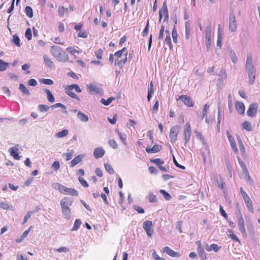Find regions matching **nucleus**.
Listing matches in <instances>:
<instances>
[{"instance_id": "f257e3e1", "label": "nucleus", "mask_w": 260, "mask_h": 260, "mask_svg": "<svg viewBox=\"0 0 260 260\" xmlns=\"http://www.w3.org/2000/svg\"><path fill=\"white\" fill-rule=\"evenodd\" d=\"M245 70L248 75L249 83L250 84H253L255 79L256 69L252 63V57L250 54L247 56Z\"/></svg>"}, {"instance_id": "f03ea898", "label": "nucleus", "mask_w": 260, "mask_h": 260, "mask_svg": "<svg viewBox=\"0 0 260 260\" xmlns=\"http://www.w3.org/2000/svg\"><path fill=\"white\" fill-rule=\"evenodd\" d=\"M73 89H74L77 93H80L82 91L81 88L78 84H73L67 86L64 88V91L70 97L73 99H75L78 101H80V99L79 97L76 93L72 91Z\"/></svg>"}, {"instance_id": "7ed1b4c3", "label": "nucleus", "mask_w": 260, "mask_h": 260, "mask_svg": "<svg viewBox=\"0 0 260 260\" xmlns=\"http://www.w3.org/2000/svg\"><path fill=\"white\" fill-rule=\"evenodd\" d=\"M236 216L239 230L244 236H246L247 234L245 227L244 220L243 215L239 209L238 210L236 213Z\"/></svg>"}, {"instance_id": "20e7f679", "label": "nucleus", "mask_w": 260, "mask_h": 260, "mask_svg": "<svg viewBox=\"0 0 260 260\" xmlns=\"http://www.w3.org/2000/svg\"><path fill=\"white\" fill-rule=\"evenodd\" d=\"M181 127L179 125H174L170 129L169 138L172 143H175L177 140V136L180 132Z\"/></svg>"}, {"instance_id": "39448f33", "label": "nucleus", "mask_w": 260, "mask_h": 260, "mask_svg": "<svg viewBox=\"0 0 260 260\" xmlns=\"http://www.w3.org/2000/svg\"><path fill=\"white\" fill-rule=\"evenodd\" d=\"M152 222L151 220H146L143 222V228L145 231L147 236L151 237L153 234V230L152 229Z\"/></svg>"}, {"instance_id": "423d86ee", "label": "nucleus", "mask_w": 260, "mask_h": 260, "mask_svg": "<svg viewBox=\"0 0 260 260\" xmlns=\"http://www.w3.org/2000/svg\"><path fill=\"white\" fill-rule=\"evenodd\" d=\"M191 131L190 124L189 122H186L185 128L184 129L183 135L184 137L185 144L187 143L190 140Z\"/></svg>"}, {"instance_id": "0eeeda50", "label": "nucleus", "mask_w": 260, "mask_h": 260, "mask_svg": "<svg viewBox=\"0 0 260 260\" xmlns=\"http://www.w3.org/2000/svg\"><path fill=\"white\" fill-rule=\"evenodd\" d=\"M87 87L91 94H102L103 93L102 89L94 84H90Z\"/></svg>"}, {"instance_id": "6e6552de", "label": "nucleus", "mask_w": 260, "mask_h": 260, "mask_svg": "<svg viewBox=\"0 0 260 260\" xmlns=\"http://www.w3.org/2000/svg\"><path fill=\"white\" fill-rule=\"evenodd\" d=\"M73 202V200L72 199L69 197H64L61 201L60 203V205L61 208V209L64 208L70 209V206H71Z\"/></svg>"}, {"instance_id": "1a4fd4ad", "label": "nucleus", "mask_w": 260, "mask_h": 260, "mask_svg": "<svg viewBox=\"0 0 260 260\" xmlns=\"http://www.w3.org/2000/svg\"><path fill=\"white\" fill-rule=\"evenodd\" d=\"M237 29V23L236 18L234 14H230L229 17V30L231 32H235Z\"/></svg>"}, {"instance_id": "9d476101", "label": "nucleus", "mask_w": 260, "mask_h": 260, "mask_svg": "<svg viewBox=\"0 0 260 260\" xmlns=\"http://www.w3.org/2000/svg\"><path fill=\"white\" fill-rule=\"evenodd\" d=\"M178 100H181L187 107H193V103L191 98L186 95H182L179 96Z\"/></svg>"}, {"instance_id": "9b49d317", "label": "nucleus", "mask_w": 260, "mask_h": 260, "mask_svg": "<svg viewBox=\"0 0 260 260\" xmlns=\"http://www.w3.org/2000/svg\"><path fill=\"white\" fill-rule=\"evenodd\" d=\"M257 107L255 103L250 104L247 112V115L252 117L255 116L257 113Z\"/></svg>"}, {"instance_id": "f8f14e48", "label": "nucleus", "mask_w": 260, "mask_h": 260, "mask_svg": "<svg viewBox=\"0 0 260 260\" xmlns=\"http://www.w3.org/2000/svg\"><path fill=\"white\" fill-rule=\"evenodd\" d=\"M61 193L64 194H70L73 196H78V191L72 188H68L65 186H63Z\"/></svg>"}, {"instance_id": "ddd939ff", "label": "nucleus", "mask_w": 260, "mask_h": 260, "mask_svg": "<svg viewBox=\"0 0 260 260\" xmlns=\"http://www.w3.org/2000/svg\"><path fill=\"white\" fill-rule=\"evenodd\" d=\"M105 153V150L102 147H99L94 149L93 156L96 159H99L102 157Z\"/></svg>"}, {"instance_id": "4468645a", "label": "nucleus", "mask_w": 260, "mask_h": 260, "mask_svg": "<svg viewBox=\"0 0 260 260\" xmlns=\"http://www.w3.org/2000/svg\"><path fill=\"white\" fill-rule=\"evenodd\" d=\"M55 58L57 59L59 61L66 62L69 60V57L68 54L64 51L62 50L59 53Z\"/></svg>"}, {"instance_id": "2eb2a0df", "label": "nucleus", "mask_w": 260, "mask_h": 260, "mask_svg": "<svg viewBox=\"0 0 260 260\" xmlns=\"http://www.w3.org/2000/svg\"><path fill=\"white\" fill-rule=\"evenodd\" d=\"M162 251L166 253L167 254L173 257L180 256V254L178 252L174 251L168 246L164 247Z\"/></svg>"}, {"instance_id": "dca6fc26", "label": "nucleus", "mask_w": 260, "mask_h": 260, "mask_svg": "<svg viewBox=\"0 0 260 260\" xmlns=\"http://www.w3.org/2000/svg\"><path fill=\"white\" fill-rule=\"evenodd\" d=\"M235 108L236 111L240 114H243L245 112V106L242 102H237L235 103Z\"/></svg>"}, {"instance_id": "f3484780", "label": "nucleus", "mask_w": 260, "mask_h": 260, "mask_svg": "<svg viewBox=\"0 0 260 260\" xmlns=\"http://www.w3.org/2000/svg\"><path fill=\"white\" fill-rule=\"evenodd\" d=\"M244 202L245 203V205L248 210V211L250 212L253 213L254 212V209L253 207L252 202L250 199L249 197H248L247 198H244L243 199Z\"/></svg>"}, {"instance_id": "a211bd4d", "label": "nucleus", "mask_w": 260, "mask_h": 260, "mask_svg": "<svg viewBox=\"0 0 260 260\" xmlns=\"http://www.w3.org/2000/svg\"><path fill=\"white\" fill-rule=\"evenodd\" d=\"M10 155L13 157V158L16 160H20L21 156L19 155L18 153V149L16 147H13L9 149Z\"/></svg>"}, {"instance_id": "6ab92c4d", "label": "nucleus", "mask_w": 260, "mask_h": 260, "mask_svg": "<svg viewBox=\"0 0 260 260\" xmlns=\"http://www.w3.org/2000/svg\"><path fill=\"white\" fill-rule=\"evenodd\" d=\"M162 148V146L160 145L155 144L152 148L147 147L146 151L148 153H154L159 152Z\"/></svg>"}, {"instance_id": "aec40b11", "label": "nucleus", "mask_w": 260, "mask_h": 260, "mask_svg": "<svg viewBox=\"0 0 260 260\" xmlns=\"http://www.w3.org/2000/svg\"><path fill=\"white\" fill-rule=\"evenodd\" d=\"M127 52H125L124 54V57L120 59L119 60L118 59H116L115 60V65L118 66L119 68H121L123 67L126 61H127Z\"/></svg>"}, {"instance_id": "412c9836", "label": "nucleus", "mask_w": 260, "mask_h": 260, "mask_svg": "<svg viewBox=\"0 0 260 260\" xmlns=\"http://www.w3.org/2000/svg\"><path fill=\"white\" fill-rule=\"evenodd\" d=\"M115 132L117 134L118 136L119 137L120 140L121 141L122 143L125 145L127 146V143L126 142V135L122 133V132H119L118 129L115 130Z\"/></svg>"}, {"instance_id": "4be33fe9", "label": "nucleus", "mask_w": 260, "mask_h": 260, "mask_svg": "<svg viewBox=\"0 0 260 260\" xmlns=\"http://www.w3.org/2000/svg\"><path fill=\"white\" fill-rule=\"evenodd\" d=\"M61 48L57 46H51L50 48V52L51 54L55 57L61 50Z\"/></svg>"}, {"instance_id": "5701e85b", "label": "nucleus", "mask_w": 260, "mask_h": 260, "mask_svg": "<svg viewBox=\"0 0 260 260\" xmlns=\"http://www.w3.org/2000/svg\"><path fill=\"white\" fill-rule=\"evenodd\" d=\"M190 21H186L185 23V39L186 40H188L190 37V34L191 31V28H190Z\"/></svg>"}, {"instance_id": "b1692460", "label": "nucleus", "mask_w": 260, "mask_h": 260, "mask_svg": "<svg viewBox=\"0 0 260 260\" xmlns=\"http://www.w3.org/2000/svg\"><path fill=\"white\" fill-rule=\"evenodd\" d=\"M77 117L82 122H86L89 120L88 116L81 111L78 112Z\"/></svg>"}, {"instance_id": "393cba45", "label": "nucleus", "mask_w": 260, "mask_h": 260, "mask_svg": "<svg viewBox=\"0 0 260 260\" xmlns=\"http://www.w3.org/2000/svg\"><path fill=\"white\" fill-rule=\"evenodd\" d=\"M83 156L81 155H79L76 156L71 162H70V167H73L75 165L79 164L82 160Z\"/></svg>"}, {"instance_id": "a878e982", "label": "nucleus", "mask_w": 260, "mask_h": 260, "mask_svg": "<svg viewBox=\"0 0 260 260\" xmlns=\"http://www.w3.org/2000/svg\"><path fill=\"white\" fill-rule=\"evenodd\" d=\"M197 252L201 257L202 260H205L207 258L206 254L205 252L204 248L202 247H197Z\"/></svg>"}, {"instance_id": "bb28decb", "label": "nucleus", "mask_w": 260, "mask_h": 260, "mask_svg": "<svg viewBox=\"0 0 260 260\" xmlns=\"http://www.w3.org/2000/svg\"><path fill=\"white\" fill-rule=\"evenodd\" d=\"M43 91L47 94V98L48 101L50 103L54 102L55 99L51 92L49 90L47 89H43Z\"/></svg>"}, {"instance_id": "cd10ccee", "label": "nucleus", "mask_w": 260, "mask_h": 260, "mask_svg": "<svg viewBox=\"0 0 260 260\" xmlns=\"http://www.w3.org/2000/svg\"><path fill=\"white\" fill-rule=\"evenodd\" d=\"M31 227L32 226H31L27 230L24 231L22 233V234L20 236V238L17 239L16 240L17 243L21 242L24 239V238H25L27 237V236L28 235V234H29V233L30 232V231L31 230Z\"/></svg>"}, {"instance_id": "c85d7f7f", "label": "nucleus", "mask_w": 260, "mask_h": 260, "mask_svg": "<svg viewBox=\"0 0 260 260\" xmlns=\"http://www.w3.org/2000/svg\"><path fill=\"white\" fill-rule=\"evenodd\" d=\"M166 34H167V36L165 39V42L167 45L169 46L170 49H172L173 47V45L171 42V37L170 36V32L168 30H166Z\"/></svg>"}, {"instance_id": "c756f323", "label": "nucleus", "mask_w": 260, "mask_h": 260, "mask_svg": "<svg viewBox=\"0 0 260 260\" xmlns=\"http://www.w3.org/2000/svg\"><path fill=\"white\" fill-rule=\"evenodd\" d=\"M19 89L21 91L23 94L29 95L30 94V92L28 90V89L25 86V85L21 83L19 85Z\"/></svg>"}, {"instance_id": "7c9ffc66", "label": "nucleus", "mask_w": 260, "mask_h": 260, "mask_svg": "<svg viewBox=\"0 0 260 260\" xmlns=\"http://www.w3.org/2000/svg\"><path fill=\"white\" fill-rule=\"evenodd\" d=\"M61 210H62V213L63 214V217L66 219H70V218L71 217V212L70 209H67V208H64V209H61Z\"/></svg>"}, {"instance_id": "2f4dec72", "label": "nucleus", "mask_w": 260, "mask_h": 260, "mask_svg": "<svg viewBox=\"0 0 260 260\" xmlns=\"http://www.w3.org/2000/svg\"><path fill=\"white\" fill-rule=\"evenodd\" d=\"M222 31L218 27V32H217V46L221 47V41H222Z\"/></svg>"}, {"instance_id": "473e14b6", "label": "nucleus", "mask_w": 260, "mask_h": 260, "mask_svg": "<svg viewBox=\"0 0 260 260\" xmlns=\"http://www.w3.org/2000/svg\"><path fill=\"white\" fill-rule=\"evenodd\" d=\"M58 12L59 16L61 17H63L64 13H68L69 12V9L65 8L63 6L59 7Z\"/></svg>"}, {"instance_id": "72a5a7b5", "label": "nucleus", "mask_w": 260, "mask_h": 260, "mask_svg": "<svg viewBox=\"0 0 260 260\" xmlns=\"http://www.w3.org/2000/svg\"><path fill=\"white\" fill-rule=\"evenodd\" d=\"M44 63L48 67L51 68L54 66L53 61L49 58L47 55H44L43 56Z\"/></svg>"}, {"instance_id": "f704fd0d", "label": "nucleus", "mask_w": 260, "mask_h": 260, "mask_svg": "<svg viewBox=\"0 0 260 260\" xmlns=\"http://www.w3.org/2000/svg\"><path fill=\"white\" fill-rule=\"evenodd\" d=\"M211 36L206 35L205 36V43L207 47V49L209 51L211 48Z\"/></svg>"}, {"instance_id": "c9c22d12", "label": "nucleus", "mask_w": 260, "mask_h": 260, "mask_svg": "<svg viewBox=\"0 0 260 260\" xmlns=\"http://www.w3.org/2000/svg\"><path fill=\"white\" fill-rule=\"evenodd\" d=\"M82 223L81 220L79 219H76L73 227L72 228L71 231H77L80 228Z\"/></svg>"}, {"instance_id": "e433bc0d", "label": "nucleus", "mask_w": 260, "mask_h": 260, "mask_svg": "<svg viewBox=\"0 0 260 260\" xmlns=\"http://www.w3.org/2000/svg\"><path fill=\"white\" fill-rule=\"evenodd\" d=\"M115 99L114 97H110L107 100H105L104 99H102L101 100V102L105 106L109 105Z\"/></svg>"}, {"instance_id": "4c0bfd02", "label": "nucleus", "mask_w": 260, "mask_h": 260, "mask_svg": "<svg viewBox=\"0 0 260 260\" xmlns=\"http://www.w3.org/2000/svg\"><path fill=\"white\" fill-rule=\"evenodd\" d=\"M229 141L230 142L232 149L235 153H237L238 152V149L234 138H231V139L229 140Z\"/></svg>"}, {"instance_id": "58836bf2", "label": "nucleus", "mask_w": 260, "mask_h": 260, "mask_svg": "<svg viewBox=\"0 0 260 260\" xmlns=\"http://www.w3.org/2000/svg\"><path fill=\"white\" fill-rule=\"evenodd\" d=\"M159 192L163 196L164 199L167 201H170L172 199L171 196L164 189H160Z\"/></svg>"}, {"instance_id": "ea45409f", "label": "nucleus", "mask_w": 260, "mask_h": 260, "mask_svg": "<svg viewBox=\"0 0 260 260\" xmlns=\"http://www.w3.org/2000/svg\"><path fill=\"white\" fill-rule=\"evenodd\" d=\"M243 128L249 132H251L252 130V124L248 121H245L243 123Z\"/></svg>"}, {"instance_id": "a19ab883", "label": "nucleus", "mask_w": 260, "mask_h": 260, "mask_svg": "<svg viewBox=\"0 0 260 260\" xmlns=\"http://www.w3.org/2000/svg\"><path fill=\"white\" fill-rule=\"evenodd\" d=\"M50 107L46 105L41 104L38 106V109L40 112L43 113L47 111Z\"/></svg>"}, {"instance_id": "79ce46f5", "label": "nucleus", "mask_w": 260, "mask_h": 260, "mask_svg": "<svg viewBox=\"0 0 260 260\" xmlns=\"http://www.w3.org/2000/svg\"><path fill=\"white\" fill-rule=\"evenodd\" d=\"M105 170L110 174H113L114 173V170L112 167L111 165L109 163H106L104 164Z\"/></svg>"}, {"instance_id": "37998d69", "label": "nucleus", "mask_w": 260, "mask_h": 260, "mask_svg": "<svg viewBox=\"0 0 260 260\" xmlns=\"http://www.w3.org/2000/svg\"><path fill=\"white\" fill-rule=\"evenodd\" d=\"M69 134V131L68 129H63L62 130L56 134V136L57 138H62L66 136H67Z\"/></svg>"}, {"instance_id": "c03bdc74", "label": "nucleus", "mask_w": 260, "mask_h": 260, "mask_svg": "<svg viewBox=\"0 0 260 260\" xmlns=\"http://www.w3.org/2000/svg\"><path fill=\"white\" fill-rule=\"evenodd\" d=\"M25 13L27 16L31 18L33 16V11L32 8L29 6H26L25 8Z\"/></svg>"}, {"instance_id": "a18cd8bd", "label": "nucleus", "mask_w": 260, "mask_h": 260, "mask_svg": "<svg viewBox=\"0 0 260 260\" xmlns=\"http://www.w3.org/2000/svg\"><path fill=\"white\" fill-rule=\"evenodd\" d=\"M126 48L124 47L121 50H119L117 52H116L114 55L117 58V59H118L119 58L121 57V56H122V54L124 53H125V52H126Z\"/></svg>"}, {"instance_id": "49530a36", "label": "nucleus", "mask_w": 260, "mask_h": 260, "mask_svg": "<svg viewBox=\"0 0 260 260\" xmlns=\"http://www.w3.org/2000/svg\"><path fill=\"white\" fill-rule=\"evenodd\" d=\"M222 107L220 105V104L219 103L218 105V117H217V121H218L219 122H221V119H222Z\"/></svg>"}, {"instance_id": "de8ad7c7", "label": "nucleus", "mask_w": 260, "mask_h": 260, "mask_svg": "<svg viewBox=\"0 0 260 260\" xmlns=\"http://www.w3.org/2000/svg\"><path fill=\"white\" fill-rule=\"evenodd\" d=\"M172 37L173 38V42L176 43L177 41L178 34L175 27H174L172 30Z\"/></svg>"}, {"instance_id": "09e8293b", "label": "nucleus", "mask_w": 260, "mask_h": 260, "mask_svg": "<svg viewBox=\"0 0 260 260\" xmlns=\"http://www.w3.org/2000/svg\"><path fill=\"white\" fill-rule=\"evenodd\" d=\"M9 65V63L7 62H5L3 60V62L0 63V71L3 72L7 70L8 66Z\"/></svg>"}, {"instance_id": "8fccbe9b", "label": "nucleus", "mask_w": 260, "mask_h": 260, "mask_svg": "<svg viewBox=\"0 0 260 260\" xmlns=\"http://www.w3.org/2000/svg\"><path fill=\"white\" fill-rule=\"evenodd\" d=\"M161 10H162L163 15H164L165 16L166 15H169L168 7L166 2H164L163 3V5L162 6V8H161Z\"/></svg>"}, {"instance_id": "3c124183", "label": "nucleus", "mask_w": 260, "mask_h": 260, "mask_svg": "<svg viewBox=\"0 0 260 260\" xmlns=\"http://www.w3.org/2000/svg\"><path fill=\"white\" fill-rule=\"evenodd\" d=\"M148 200L150 203H155L157 201L156 196L152 193L150 192L149 193Z\"/></svg>"}, {"instance_id": "603ef678", "label": "nucleus", "mask_w": 260, "mask_h": 260, "mask_svg": "<svg viewBox=\"0 0 260 260\" xmlns=\"http://www.w3.org/2000/svg\"><path fill=\"white\" fill-rule=\"evenodd\" d=\"M40 82L45 85H53V81L50 79H42L40 80Z\"/></svg>"}, {"instance_id": "864d4df0", "label": "nucleus", "mask_w": 260, "mask_h": 260, "mask_svg": "<svg viewBox=\"0 0 260 260\" xmlns=\"http://www.w3.org/2000/svg\"><path fill=\"white\" fill-rule=\"evenodd\" d=\"M63 186L64 185H62L58 183H53L52 184V187H53V188H54L55 189L58 190L61 193L62 189L63 187Z\"/></svg>"}, {"instance_id": "5fc2aeb1", "label": "nucleus", "mask_w": 260, "mask_h": 260, "mask_svg": "<svg viewBox=\"0 0 260 260\" xmlns=\"http://www.w3.org/2000/svg\"><path fill=\"white\" fill-rule=\"evenodd\" d=\"M94 53L98 59H101L102 58L103 50L102 49H99V50L95 51Z\"/></svg>"}, {"instance_id": "6e6d98bb", "label": "nucleus", "mask_w": 260, "mask_h": 260, "mask_svg": "<svg viewBox=\"0 0 260 260\" xmlns=\"http://www.w3.org/2000/svg\"><path fill=\"white\" fill-rule=\"evenodd\" d=\"M210 105L206 104L204 105L202 112V119H203L207 115V111L209 109Z\"/></svg>"}, {"instance_id": "4d7b16f0", "label": "nucleus", "mask_w": 260, "mask_h": 260, "mask_svg": "<svg viewBox=\"0 0 260 260\" xmlns=\"http://www.w3.org/2000/svg\"><path fill=\"white\" fill-rule=\"evenodd\" d=\"M13 42L18 47L20 46V39L16 35L13 36Z\"/></svg>"}, {"instance_id": "13d9d810", "label": "nucleus", "mask_w": 260, "mask_h": 260, "mask_svg": "<svg viewBox=\"0 0 260 260\" xmlns=\"http://www.w3.org/2000/svg\"><path fill=\"white\" fill-rule=\"evenodd\" d=\"M67 51L70 53L72 55H74L76 53H79L80 51L76 50L73 47H69L67 48L66 49Z\"/></svg>"}, {"instance_id": "bf43d9fd", "label": "nucleus", "mask_w": 260, "mask_h": 260, "mask_svg": "<svg viewBox=\"0 0 260 260\" xmlns=\"http://www.w3.org/2000/svg\"><path fill=\"white\" fill-rule=\"evenodd\" d=\"M25 37L28 40H30L32 38V32L30 28H28L26 29L25 33Z\"/></svg>"}, {"instance_id": "052dcab7", "label": "nucleus", "mask_w": 260, "mask_h": 260, "mask_svg": "<svg viewBox=\"0 0 260 260\" xmlns=\"http://www.w3.org/2000/svg\"><path fill=\"white\" fill-rule=\"evenodd\" d=\"M79 181L80 182V183L82 184V185L84 187H88V184L86 182V180H84V179L81 177H79Z\"/></svg>"}, {"instance_id": "680f3d73", "label": "nucleus", "mask_w": 260, "mask_h": 260, "mask_svg": "<svg viewBox=\"0 0 260 260\" xmlns=\"http://www.w3.org/2000/svg\"><path fill=\"white\" fill-rule=\"evenodd\" d=\"M51 107L52 108H56L60 107L64 110H66L67 109V107L63 104H62L61 103H56V104L52 105L51 106Z\"/></svg>"}, {"instance_id": "e2e57ef3", "label": "nucleus", "mask_w": 260, "mask_h": 260, "mask_svg": "<svg viewBox=\"0 0 260 260\" xmlns=\"http://www.w3.org/2000/svg\"><path fill=\"white\" fill-rule=\"evenodd\" d=\"M133 208L139 213H144L145 212L144 210L138 205H134Z\"/></svg>"}, {"instance_id": "0e129e2a", "label": "nucleus", "mask_w": 260, "mask_h": 260, "mask_svg": "<svg viewBox=\"0 0 260 260\" xmlns=\"http://www.w3.org/2000/svg\"><path fill=\"white\" fill-rule=\"evenodd\" d=\"M32 213H33L32 212L29 211L27 213V214L24 217L22 224H24L25 223H26L28 219L30 218Z\"/></svg>"}, {"instance_id": "69168bd1", "label": "nucleus", "mask_w": 260, "mask_h": 260, "mask_svg": "<svg viewBox=\"0 0 260 260\" xmlns=\"http://www.w3.org/2000/svg\"><path fill=\"white\" fill-rule=\"evenodd\" d=\"M149 30V21L148 20L147 22V24L144 29L143 31L142 32V35L143 37L146 36L148 34Z\"/></svg>"}, {"instance_id": "338daca9", "label": "nucleus", "mask_w": 260, "mask_h": 260, "mask_svg": "<svg viewBox=\"0 0 260 260\" xmlns=\"http://www.w3.org/2000/svg\"><path fill=\"white\" fill-rule=\"evenodd\" d=\"M59 162L58 161H55L52 165L51 168L55 171H57L59 169Z\"/></svg>"}, {"instance_id": "774afa93", "label": "nucleus", "mask_w": 260, "mask_h": 260, "mask_svg": "<svg viewBox=\"0 0 260 260\" xmlns=\"http://www.w3.org/2000/svg\"><path fill=\"white\" fill-rule=\"evenodd\" d=\"M109 144L114 149H116L117 148V143L114 140H110L109 141Z\"/></svg>"}]
</instances>
